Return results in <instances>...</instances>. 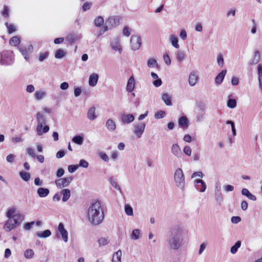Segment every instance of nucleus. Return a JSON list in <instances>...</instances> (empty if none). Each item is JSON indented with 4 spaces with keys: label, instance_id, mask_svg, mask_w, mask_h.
<instances>
[{
    "label": "nucleus",
    "instance_id": "obj_1",
    "mask_svg": "<svg viewBox=\"0 0 262 262\" xmlns=\"http://www.w3.org/2000/svg\"><path fill=\"white\" fill-rule=\"evenodd\" d=\"M88 217L93 225H98L102 222L104 214L99 202L96 201L89 207L88 210Z\"/></svg>",
    "mask_w": 262,
    "mask_h": 262
},
{
    "label": "nucleus",
    "instance_id": "obj_2",
    "mask_svg": "<svg viewBox=\"0 0 262 262\" xmlns=\"http://www.w3.org/2000/svg\"><path fill=\"white\" fill-rule=\"evenodd\" d=\"M167 242L168 248L170 250H179L183 245V232L182 229L179 227L173 228L171 230Z\"/></svg>",
    "mask_w": 262,
    "mask_h": 262
},
{
    "label": "nucleus",
    "instance_id": "obj_3",
    "mask_svg": "<svg viewBox=\"0 0 262 262\" xmlns=\"http://www.w3.org/2000/svg\"><path fill=\"white\" fill-rule=\"evenodd\" d=\"M14 61V55L11 50H3L0 52V64L2 66H10Z\"/></svg>",
    "mask_w": 262,
    "mask_h": 262
},
{
    "label": "nucleus",
    "instance_id": "obj_4",
    "mask_svg": "<svg viewBox=\"0 0 262 262\" xmlns=\"http://www.w3.org/2000/svg\"><path fill=\"white\" fill-rule=\"evenodd\" d=\"M174 180L176 186L183 191L185 189V181L183 172L181 168H177L174 174Z\"/></svg>",
    "mask_w": 262,
    "mask_h": 262
},
{
    "label": "nucleus",
    "instance_id": "obj_5",
    "mask_svg": "<svg viewBox=\"0 0 262 262\" xmlns=\"http://www.w3.org/2000/svg\"><path fill=\"white\" fill-rule=\"evenodd\" d=\"M120 23L119 18L116 16H111L106 19L104 26L102 27L103 32L107 31L119 25Z\"/></svg>",
    "mask_w": 262,
    "mask_h": 262
},
{
    "label": "nucleus",
    "instance_id": "obj_6",
    "mask_svg": "<svg viewBox=\"0 0 262 262\" xmlns=\"http://www.w3.org/2000/svg\"><path fill=\"white\" fill-rule=\"evenodd\" d=\"M18 220L19 219L16 218L9 217L4 225V230L6 232H9L14 229L19 224Z\"/></svg>",
    "mask_w": 262,
    "mask_h": 262
},
{
    "label": "nucleus",
    "instance_id": "obj_7",
    "mask_svg": "<svg viewBox=\"0 0 262 262\" xmlns=\"http://www.w3.org/2000/svg\"><path fill=\"white\" fill-rule=\"evenodd\" d=\"M73 177L70 176L69 177L60 178L55 180V184L56 186L59 188H62L68 187L73 181Z\"/></svg>",
    "mask_w": 262,
    "mask_h": 262
},
{
    "label": "nucleus",
    "instance_id": "obj_8",
    "mask_svg": "<svg viewBox=\"0 0 262 262\" xmlns=\"http://www.w3.org/2000/svg\"><path fill=\"white\" fill-rule=\"evenodd\" d=\"M36 117L37 121V125L36 127V131L38 135L41 134V129L42 128L43 125L46 123V120L43 115L38 112L36 115Z\"/></svg>",
    "mask_w": 262,
    "mask_h": 262
},
{
    "label": "nucleus",
    "instance_id": "obj_9",
    "mask_svg": "<svg viewBox=\"0 0 262 262\" xmlns=\"http://www.w3.org/2000/svg\"><path fill=\"white\" fill-rule=\"evenodd\" d=\"M130 42L132 49L136 51L140 48L141 45V40L139 36L133 35L130 38Z\"/></svg>",
    "mask_w": 262,
    "mask_h": 262
},
{
    "label": "nucleus",
    "instance_id": "obj_10",
    "mask_svg": "<svg viewBox=\"0 0 262 262\" xmlns=\"http://www.w3.org/2000/svg\"><path fill=\"white\" fill-rule=\"evenodd\" d=\"M19 51L24 56L25 59L26 61H29L30 59L29 54L33 52V47L32 45H30L27 47L20 48L19 49Z\"/></svg>",
    "mask_w": 262,
    "mask_h": 262
},
{
    "label": "nucleus",
    "instance_id": "obj_11",
    "mask_svg": "<svg viewBox=\"0 0 262 262\" xmlns=\"http://www.w3.org/2000/svg\"><path fill=\"white\" fill-rule=\"evenodd\" d=\"M145 128V124L143 122L139 123L134 126V133L138 138H140Z\"/></svg>",
    "mask_w": 262,
    "mask_h": 262
},
{
    "label": "nucleus",
    "instance_id": "obj_12",
    "mask_svg": "<svg viewBox=\"0 0 262 262\" xmlns=\"http://www.w3.org/2000/svg\"><path fill=\"white\" fill-rule=\"evenodd\" d=\"M111 47L113 50L118 51L119 54L121 53L122 49L120 43L119 39L118 38H114L111 40Z\"/></svg>",
    "mask_w": 262,
    "mask_h": 262
},
{
    "label": "nucleus",
    "instance_id": "obj_13",
    "mask_svg": "<svg viewBox=\"0 0 262 262\" xmlns=\"http://www.w3.org/2000/svg\"><path fill=\"white\" fill-rule=\"evenodd\" d=\"M58 231L61 235L63 241L67 243L68 241V232L64 228V225L62 223H59L58 227Z\"/></svg>",
    "mask_w": 262,
    "mask_h": 262
},
{
    "label": "nucleus",
    "instance_id": "obj_14",
    "mask_svg": "<svg viewBox=\"0 0 262 262\" xmlns=\"http://www.w3.org/2000/svg\"><path fill=\"white\" fill-rule=\"evenodd\" d=\"M171 152L172 155L177 158H180L182 156L181 149L177 143L172 145L171 147Z\"/></svg>",
    "mask_w": 262,
    "mask_h": 262
},
{
    "label": "nucleus",
    "instance_id": "obj_15",
    "mask_svg": "<svg viewBox=\"0 0 262 262\" xmlns=\"http://www.w3.org/2000/svg\"><path fill=\"white\" fill-rule=\"evenodd\" d=\"M199 77L195 72H191L188 77V83L191 86H194L198 81Z\"/></svg>",
    "mask_w": 262,
    "mask_h": 262
},
{
    "label": "nucleus",
    "instance_id": "obj_16",
    "mask_svg": "<svg viewBox=\"0 0 262 262\" xmlns=\"http://www.w3.org/2000/svg\"><path fill=\"white\" fill-rule=\"evenodd\" d=\"M135 117L133 115L131 114H122L121 116V121L125 124H129L134 121Z\"/></svg>",
    "mask_w": 262,
    "mask_h": 262
},
{
    "label": "nucleus",
    "instance_id": "obj_17",
    "mask_svg": "<svg viewBox=\"0 0 262 262\" xmlns=\"http://www.w3.org/2000/svg\"><path fill=\"white\" fill-rule=\"evenodd\" d=\"M195 188L200 192H204L206 189L205 183L201 179H198L195 181Z\"/></svg>",
    "mask_w": 262,
    "mask_h": 262
},
{
    "label": "nucleus",
    "instance_id": "obj_18",
    "mask_svg": "<svg viewBox=\"0 0 262 262\" xmlns=\"http://www.w3.org/2000/svg\"><path fill=\"white\" fill-rule=\"evenodd\" d=\"M226 73L227 70H223L216 76L215 83L216 85H219L222 83Z\"/></svg>",
    "mask_w": 262,
    "mask_h": 262
},
{
    "label": "nucleus",
    "instance_id": "obj_19",
    "mask_svg": "<svg viewBox=\"0 0 262 262\" xmlns=\"http://www.w3.org/2000/svg\"><path fill=\"white\" fill-rule=\"evenodd\" d=\"M99 79L98 74L93 73L90 75L89 79V84L91 86H95L96 85Z\"/></svg>",
    "mask_w": 262,
    "mask_h": 262
},
{
    "label": "nucleus",
    "instance_id": "obj_20",
    "mask_svg": "<svg viewBox=\"0 0 262 262\" xmlns=\"http://www.w3.org/2000/svg\"><path fill=\"white\" fill-rule=\"evenodd\" d=\"M135 86V80L134 77L132 76L128 79L126 85V91L128 93H131L134 90Z\"/></svg>",
    "mask_w": 262,
    "mask_h": 262
},
{
    "label": "nucleus",
    "instance_id": "obj_21",
    "mask_svg": "<svg viewBox=\"0 0 262 262\" xmlns=\"http://www.w3.org/2000/svg\"><path fill=\"white\" fill-rule=\"evenodd\" d=\"M161 99L166 105L168 106L172 105L171 96L167 93H163L161 94Z\"/></svg>",
    "mask_w": 262,
    "mask_h": 262
},
{
    "label": "nucleus",
    "instance_id": "obj_22",
    "mask_svg": "<svg viewBox=\"0 0 262 262\" xmlns=\"http://www.w3.org/2000/svg\"><path fill=\"white\" fill-rule=\"evenodd\" d=\"M15 212V209L14 208H10L8 209L6 213V216L9 219V217H12V218H16L17 219H19L21 221V215L20 214H16L14 215L13 214Z\"/></svg>",
    "mask_w": 262,
    "mask_h": 262
},
{
    "label": "nucleus",
    "instance_id": "obj_23",
    "mask_svg": "<svg viewBox=\"0 0 262 262\" xmlns=\"http://www.w3.org/2000/svg\"><path fill=\"white\" fill-rule=\"evenodd\" d=\"M214 198L216 201V202L219 204H221L223 201V198L222 196V193L219 189H218V186H216L215 191H214Z\"/></svg>",
    "mask_w": 262,
    "mask_h": 262
},
{
    "label": "nucleus",
    "instance_id": "obj_24",
    "mask_svg": "<svg viewBox=\"0 0 262 262\" xmlns=\"http://www.w3.org/2000/svg\"><path fill=\"white\" fill-rule=\"evenodd\" d=\"M105 126L110 132L114 131L116 128V123L112 119H108L106 121Z\"/></svg>",
    "mask_w": 262,
    "mask_h": 262
},
{
    "label": "nucleus",
    "instance_id": "obj_25",
    "mask_svg": "<svg viewBox=\"0 0 262 262\" xmlns=\"http://www.w3.org/2000/svg\"><path fill=\"white\" fill-rule=\"evenodd\" d=\"M37 193L39 197L45 198L50 193L49 189L43 187H39L37 190Z\"/></svg>",
    "mask_w": 262,
    "mask_h": 262
},
{
    "label": "nucleus",
    "instance_id": "obj_26",
    "mask_svg": "<svg viewBox=\"0 0 262 262\" xmlns=\"http://www.w3.org/2000/svg\"><path fill=\"white\" fill-rule=\"evenodd\" d=\"M87 117L90 120H94L97 118L96 108L95 107H92L89 110L87 113Z\"/></svg>",
    "mask_w": 262,
    "mask_h": 262
},
{
    "label": "nucleus",
    "instance_id": "obj_27",
    "mask_svg": "<svg viewBox=\"0 0 262 262\" xmlns=\"http://www.w3.org/2000/svg\"><path fill=\"white\" fill-rule=\"evenodd\" d=\"M179 125L182 128H186L188 127V119L186 116L181 117L178 120Z\"/></svg>",
    "mask_w": 262,
    "mask_h": 262
},
{
    "label": "nucleus",
    "instance_id": "obj_28",
    "mask_svg": "<svg viewBox=\"0 0 262 262\" xmlns=\"http://www.w3.org/2000/svg\"><path fill=\"white\" fill-rule=\"evenodd\" d=\"M61 194L62 195V201L66 202L69 199L71 196V191L69 189H63L61 191Z\"/></svg>",
    "mask_w": 262,
    "mask_h": 262
},
{
    "label": "nucleus",
    "instance_id": "obj_29",
    "mask_svg": "<svg viewBox=\"0 0 262 262\" xmlns=\"http://www.w3.org/2000/svg\"><path fill=\"white\" fill-rule=\"evenodd\" d=\"M242 194L243 195L247 196L249 199L252 201H256V197L255 195L252 194L251 193L249 192V191L247 188H243L242 190Z\"/></svg>",
    "mask_w": 262,
    "mask_h": 262
},
{
    "label": "nucleus",
    "instance_id": "obj_30",
    "mask_svg": "<svg viewBox=\"0 0 262 262\" xmlns=\"http://www.w3.org/2000/svg\"><path fill=\"white\" fill-rule=\"evenodd\" d=\"M169 38L172 46L174 48L178 49L180 46L178 43V37L175 35L170 34L169 36Z\"/></svg>",
    "mask_w": 262,
    "mask_h": 262
},
{
    "label": "nucleus",
    "instance_id": "obj_31",
    "mask_svg": "<svg viewBox=\"0 0 262 262\" xmlns=\"http://www.w3.org/2000/svg\"><path fill=\"white\" fill-rule=\"evenodd\" d=\"M46 95L47 93L45 91L40 90L35 92L34 97L36 100H40L44 98Z\"/></svg>",
    "mask_w": 262,
    "mask_h": 262
},
{
    "label": "nucleus",
    "instance_id": "obj_32",
    "mask_svg": "<svg viewBox=\"0 0 262 262\" xmlns=\"http://www.w3.org/2000/svg\"><path fill=\"white\" fill-rule=\"evenodd\" d=\"M122 256V252L120 250L115 252L113 255L112 262H121V257Z\"/></svg>",
    "mask_w": 262,
    "mask_h": 262
},
{
    "label": "nucleus",
    "instance_id": "obj_33",
    "mask_svg": "<svg viewBox=\"0 0 262 262\" xmlns=\"http://www.w3.org/2000/svg\"><path fill=\"white\" fill-rule=\"evenodd\" d=\"M141 236V232L138 229H136L133 230L130 235V237L133 240L138 239Z\"/></svg>",
    "mask_w": 262,
    "mask_h": 262
},
{
    "label": "nucleus",
    "instance_id": "obj_34",
    "mask_svg": "<svg viewBox=\"0 0 262 262\" xmlns=\"http://www.w3.org/2000/svg\"><path fill=\"white\" fill-rule=\"evenodd\" d=\"M260 59V54L258 51L254 52L253 58L250 62V64H256L258 63Z\"/></svg>",
    "mask_w": 262,
    "mask_h": 262
},
{
    "label": "nucleus",
    "instance_id": "obj_35",
    "mask_svg": "<svg viewBox=\"0 0 262 262\" xmlns=\"http://www.w3.org/2000/svg\"><path fill=\"white\" fill-rule=\"evenodd\" d=\"M36 235L39 237L47 238L51 235V232L48 229L41 232H37L36 233Z\"/></svg>",
    "mask_w": 262,
    "mask_h": 262
},
{
    "label": "nucleus",
    "instance_id": "obj_36",
    "mask_svg": "<svg viewBox=\"0 0 262 262\" xmlns=\"http://www.w3.org/2000/svg\"><path fill=\"white\" fill-rule=\"evenodd\" d=\"M94 24L96 27H100L104 24V19L102 16L96 17L94 20Z\"/></svg>",
    "mask_w": 262,
    "mask_h": 262
},
{
    "label": "nucleus",
    "instance_id": "obj_37",
    "mask_svg": "<svg viewBox=\"0 0 262 262\" xmlns=\"http://www.w3.org/2000/svg\"><path fill=\"white\" fill-rule=\"evenodd\" d=\"M20 39L17 36H13L10 39L9 43L11 46L16 47L20 43Z\"/></svg>",
    "mask_w": 262,
    "mask_h": 262
},
{
    "label": "nucleus",
    "instance_id": "obj_38",
    "mask_svg": "<svg viewBox=\"0 0 262 262\" xmlns=\"http://www.w3.org/2000/svg\"><path fill=\"white\" fill-rule=\"evenodd\" d=\"M34 252L31 249H28L24 252V256L27 259H31L33 257Z\"/></svg>",
    "mask_w": 262,
    "mask_h": 262
},
{
    "label": "nucleus",
    "instance_id": "obj_39",
    "mask_svg": "<svg viewBox=\"0 0 262 262\" xmlns=\"http://www.w3.org/2000/svg\"><path fill=\"white\" fill-rule=\"evenodd\" d=\"M241 242L239 241L236 242V243L233 246L231 247L230 249V252L233 254H235L237 252L238 249L241 247Z\"/></svg>",
    "mask_w": 262,
    "mask_h": 262
},
{
    "label": "nucleus",
    "instance_id": "obj_40",
    "mask_svg": "<svg viewBox=\"0 0 262 262\" xmlns=\"http://www.w3.org/2000/svg\"><path fill=\"white\" fill-rule=\"evenodd\" d=\"M72 141L78 145H81L83 142V138L81 135L76 136L73 138Z\"/></svg>",
    "mask_w": 262,
    "mask_h": 262
},
{
    "label": "nucleus",
    "instance_id": "obj_41",
    "mask_svg": "<svg viewBox=\"0 0 262 262\" xmlns=\"http://www.w3.org/2000/svg\"><path fill=\"white\" fill-rule=\"evenodd\" d=\"M124 210L126 215L133 216L134 215L133 209L132 206L129 204H125L124 206Z\"/></svg>",
    "mask_w": 262,
    "mask_h": 262
},
{
    "label": "nucleus",
    "instance_id": "obj_42",
    "mask_svg": "<svg viewBox=\"0 0 262 262\" xmlns=\"http://www.w3.org/2000/svg\"><path fill=\"white\" fill-rule=\"evenodd\" d=\"M98 243L99 247L104 246L109 243V240L107 237H102L98 239Z\"/></svg>",
    "mask_w": 262,
    "mask_h": 262
},
{
    "label": "nucleus",
    "instance_id": "obj_43",
    "mask_svg": "<svg viewBox=\"0 0 262 262\" xmlns=\"http://www.w3.org/2000/svg\"><path fill=\"white\" fill-rule=\"evenodd\" d=\"M66 55V52L62 49H59L57 50L55 53V57L57 59L63 57Z\"/></svg>",
    "mask_w": 262,
    "mask_h": 262
},
{
    "label": "nucleus",
    "instance_id": "obj_44",
    "mask_svg": "<svg viewBox=\"0 0 262 262\" xmlns=\"http://www.w3.org/2000/svg\"><path fill=\"white\" fill-rule=\"evenodd\" d=\"M49 55V53L48 52H44L40 53L38 55V60L40 62L43 61L45 59H46Z\"/></svg>",
    "mask_w": 262,
    "mask_h": 262
},
{
    "label": "nucleus",
    "instance_id": "obj_45",
    "mask_svg": "<svg viewBox=\"0 0 262 262\" xmlns=\"http://www.w3.org/2000/svg\"><path fill=\"white\" fill-rule=\"evenodd\" d=\"M147 66L149 68H154L158 67V63L154 58H149L147 60Z\"/></svg>",
    "mask_w": 262,
    "mask_h": 262
},
{
    "label": "nucleus",
    "instance_id": "obj_46",
    "mask_svg": "<svg viewBox=\"0 0 262 262\" xmlns=\"http://www.w3.org/2000/svg\"><path fill=\"white\" fill-rule=\"evenodd\" d=\"M227 106L230 108H234L236 106V101L234 99H229L227 101Z\"/></svg>",
    "mask_w": 262,
    "mask_h": 262
},
{
    "label": "nucleus",
    "instance_id": "obj_47",
    "mask_svg": "<svg viewBox=\"0 0 262 262\" xmlns=\"http://www.w3.org/2000/svg\"><path fill=\"white\" fill-rule=\"evenodd\" d=\"M19 175L21 178L25 181H28L30 178V174L25 171H20Z\"/></svg>",
    "mask_w": 262,
    "mask_h": 262
},
{
    "label": "nucleus",
    "instance_id": "obj_48",
    "mask_svg": "<svg viewBox=\"0 0 262 262\" xmlns=\"http://www.w3.org/2000/svg\"><path fill=\"white\" fill-rule=\"evenodd\" d=\"M5 25L8 29V33L11 34L16 31L15 27L13 25H9L8 23H6Z\"/></svg>",
    "mask_w": 262,
    "mask_h": 262
},
{
    "label": "nucleus",
    "instance_id": "obj_49",
    "mask_svg": "<svg viewBox=\"0 0 262 262\" xmlns=\"http://www.w3.org/2000/svg\"><path fill=\"white\" fill-rule=\"evenodd\" d=\"M177 59L179 62H182L185 58V54L182 51H178L177 53Z\"/></svg>",
    "mask_w": 262,
    "mask_h": 262
},
{
    "label": "nucleus",
    "instance_id": "obj_50",
    "mask_svg": "<svg viewBox=\"0 0 262 262\" xmlns=\"http://www.w3.org/2000/svg\"><path fill=\"white\" fill-rule=\"evenodd\" d=\"M217 62L219 67H223L224 64V58L222 54H220L217 56Z\"/></svg>",
    "mask_w": 262,
    "mask_h": 262
},
{
    "label": "nucleus",
    "instance_id": "obj_51",
    "mask_svg": "<svg viewBox=\"0 0 262 262\" xmlns=\"http://www.w3.org/2000/svg\"><path fill=\"white\" fill-rule=\"evenodd\" d=\"M109 181H110V182L111 184V185L115 188H116L117 190H119L120 192H122L121 191V189L119 185H118V183L117 182V181H116L115 180H113L112 178H111Z\"/></svg>",
    "mask_w": 262,
    "mask_h": 262
},
{
    "label": "nucleus",
    "instance_id": "obj_52",
    "mask_svg": "<svg viewBox=\"0 0 262 262\" xmlns=\"http://www.w3.org/2000/svg\"><path fill=\"white\" fill-rule=\"evenodd\" d=\"M165 115V112L163 111H159L155 114V118L159 119L163 118Z\"/></svg>",
    "mask_w": 262,
    "mask_h": 262
},
{
    "label": "nucleus",
    "instance_id": "obj_53",
    "mask_svg": "<svg viewBox=\"0 0 262 262\" xmlns=\"http://www.w3.org/2000/svg\"><path fill=\"white\" fill-rule=\"evenodd\" d=\"M92 5V4L90 2H86L84 3L82 6L83 11H86L87 10H89L91 8Z\"/></svg>",
    "mask_w": 262,
    "mask_h": 262
},
{
    "label": "nucleus",
    "instance_id": "obj_54",
    "mask_svg": "<svg viewBox=\"0 0 262 262\" xmlns=\"http://www.w3.org/2000/svg\"><path fill=\"white\" fill-rule=\"evenodd\" d=\"M26 151L28 154L32 158H35L36 157L35 152H34L33 149L31 147H27L26 148Z\"/></svg>",
    "mask_w": 262,
    "mask_h": 262
},
{
    "label": "nucleus",
    "instance_id": "obj_55",
    "mask_svg": "<svg viewBox=\"0 0 262 262\" xmlns=\"http://www.w3.org/2000/svg\"><path fill=\"white\" fill-rule=\"evenodd\" d=\"M78 167H82L83 168H88L89 166V163L85 160L82 159L79 161Z\"/></svg>",
    "mask_w": 262,
    "mask_h": 262
},
{
    "label": "nucleus",
    "instance_id": "obj_56",
    "mask_svg": "<svg viewBox=\"0 0 262 262\" xmlns=\"http://www.w3.org/2000/svg\"><path fill=\"white\" fill-rule=\"evenodd\" d=\"M183 151L185 155L190 156L191 154V148L189 146H185L183 148Z\"/></svg>",
    "mask_w": 262,
    "mask_h": 262
},
{
    "label": "nucleus",
    "instance_id": "obj_57",
    "mask_svg": "<svg viewBox=\"0 0 262 262\" xmlns=\"http://www.w3.org/2000/svg\"><path fill=\"white\" fill-rule=\"evenodd\" d=\"M163 60L166 65L169 66L171 64V60L168 54H165L163 55Z\"/></svg>",
    "mask_w": 262,
    "mask_h": 262
},
{
    "label": "nucleus",
    "instance_id": "obj_58",
    "mask_svg": "<svg viewBox=\"0 0 262 262\" xmlns=\"http://www.w3.org/2000/svg\"><path fill=\"white\" fill-rule=\"evenodd\" d=\"M78 168L77 165H70L68 166V170L70 173L74 172Z\"/></svg>",
    "mask_w": 262,
    "mask_h": 262
},
{
    "label": "nucleus",
    "instance_id": "obj_59",
    "mask_svg": "<svg viewBox=\"0 0 262 262\" xmlns=\"http://www.w3.org/2000/svg\"><path fill=\"white\" fill-rule=\"evenodd\" d=\"M99 156L105 162H108L109 158L105 152H100L99 153Z\"/></svg>",
    "mask_w": 262,
    "mask_h": 262
},
{
    "label": "nucleus",
    "instance_id": "obj_60",
    "mask_svg": "<svg viewBox=\"0 0 262 262\" xmlns=\"http://www.w3.org/2000/svg\"><path fill=\"white\" fill-rule=\"evenodd\" d=\"M15 156L13 154H9L6 157V160L8 162L12 163L14 161Z\"/></svg>",
    "mask_w": 262,
    "mask_h": 262
},
{
    "label": "nucleus",
    "instance_id": "obj_61",
    "mask_svg": "<svg viewBox=\"0 0 262 262\" xmlns=\"http://www.w3.org/2000/svg\"><path fill=\"white\" fill-rule=\"evenodd\" d=\"M123 34L127 37H128L130 35V29L128 26H125L124 27L123 30Z\"/></svg>",
    "mask_w": 262,
    "mask_h": 262
},
{
    "label": "nucleus",
    "instance_id": "obj_62",
    "mask_svg": "<svg viewBox=\"0 0 262 262\" xmlns=\"http://www.w3.org/2000/svg\"><path fill=\"white\" fill-rule=\"evenodd\" d=\"M180 37L183 40L187 38V33L184 29H182L180 33Z\"/></svg>",
    "mask_w": 262,
    "mask_h": 262
},
{
    "label": "nucleus",
    "instance_id": "obj_63",
    "mask_svg": "<svg viewBox=\"0 0 262 262\" xmlns=\"http://www.w3.org/2000/svg\"><path fill=\"white\" fill-rule=\"evenodd\" d=\"M64 173V170L62 168H59L56 171V175L58 178L61 177Z\"/></svg>",
    "mask_w": 262,
    "mask_h": 262
},
{
    "label": "nucleus",
    "instance_id": "obj_64",
    "mask_svg": "<svg viewBox=\"0 0 262 262\" xmlns=\"http://www.w3.org/2000/svg\"><path fill=\"white\" fill-rule=\"evenodd\" d=\"M257 73L258 75V79H261L262 77V66L261 64L257 66Z\"/></svg>",
    "mask_w": 262,
    "mask_h": 262
}]
</instances>
